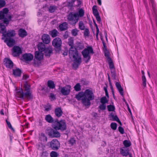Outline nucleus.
I'll list each match as a JSON object with an SVG mask.
<instances>
[{"label": "nucleus", "instance_id": "69168bd1", "mask_svg": "<svg viewBox=\"0 0 157 157\" xmlns=\"http://www.w3.org/2000/svg\"><path fill=\"white\" fill-rule=\"evenodd\" d=\"M49 97L50 98L53 100H54L56 99V97L54 94L53 93H50V94Z\"/></svg>", "mask_w": 157, "mask_h": 157}, {"label": "nucleus", "instance_id": "bf43d9fd", "mask_svg": "<svg viewBox=\"0 0 157 157\" xmlns=\"http://www.w3.org/2000/svg\"><path fill=\"white\" fill-rule=\"evenodd\" d=\"M118 130L119 132L121 134H123L124 132V129L121 126H119L118 127Z\"/></svg>", "mask_w": 157, "mask_h": 157}, {"label": "nucleus", "instance_id": "49530a36", "mask_svg": "<svg viewBox=\"0 0 157 157\" xmlns=\"http://www.w3.org/2000/svg\"><path fill=\"white\" fill-rule=\"evenodd\" d=\"M111 128L113 130H115L117 128V124L115 122H112L110 124Z\"/></svg>", "mask_w": 157, "mask_h": 157}, {"label": "nucleus", "instance_id": "774afa93", "mask_svg": "<svg viewBox=\"0 0 157 157\" xmlns=\"http://www.w3.org/2000/svg\"><path fill=\"white\" fill-rule=\"evenodd\" d=\"M95 17L98 22L100 23L101 21V19L99 15H98L97 16H95Z\"/></svg>", "mask_w": 157, "mask_h": 157}, {"label": "nucleus", "instance_id": "bb28decb", "mask_svg": "<svg viewBox=\"0 0 157 157\" xmlns=\"http://www.w3.org/2000/svg\"><path fill=\"white\" fill-rule=\"evenodd\" d=\"M6 30L5 26L2 23H0V33L2 34V35L5 34L6 33Z\"/></svg>", "mask_w": 157, "mask_h": 157}, {"label": "nucleus", "instance_id": "aec40b11", "mask_svg": "<svg viewBox=\"0 0 157 157\" xmlns=\"http://www.w3.org/2000/svg\"><path fill=\"white\" fill-rule=\"evenodd\" d=\"M121 154L123 156H127L130 153L129 149L125 147H122L120 149Z\"/></svg>", "mask_w": 157, "mask_h": 157}, {"label": "nucleus", "instance_id": "e433bc0d", "mask_svg": "<svg viewBox=\"0 0 157 157\" xmlns=\"http://www.w3.org/2000/svg\"><path fill=\"white\" fill-rule=\"evenodd\" d=\"M84 97V93L79 92L78 94L76 95L75 98L78 100H82Z\"/></svg>", "mask_w": 157, "mask_h": 157}, {"label": "nucleus", "instance_id": "a211bd4d", "mask_svg": "<svg viewBox=\"0 0 157 157\" xmlns=\"http://www.w3.org/2000/svg\"><path fill=\"white\" fill-rule=\"evenodd\" d=\"M22 57L26 61H30L33 59V56L31 53H25L23 55Z\"/></svg>", "mask_w": 157, "mask_h": 157}, {"label": "nucleus", "instance_id": "39448f33", "mask_svg": "<svg viewBox=\"0 0 157 157\" xmlns=\"http://www.w3.org/2000/svg\"><path fill=\"white\" fill-rule=\"evenodd\" d=\"M67 19L69 22V24L73 25H75L79 20L77 13L70 12L67 16Z\"/></svg>", "mask_w": 157, "mask_h": 157}, {"label": "nucleus", "instance_id": "c9c22d12", "mask_svg": "<svg viewBox=\"0 0 157 157\" xmlns=\"http://www.w3.org/2000/svg\"><path fill=\"white\" fill-rule=\"evenodd\" d=\"M48 85L50 89H54L55 88V85L54 82L51 80H49L48 82Z\"/></svg>", "mask_w": 157, "mask_h": 157}, {"label": "nucleus", "instance_id": "f704fd0d", "mask_svg": "<svg viewBox=\"0 0 157 157\" xmlns=\"http://www.w3.org/2000/svg\"><path fill=\"white\" fill-rule=\"evenodd\" d=\"M77 13L78 17H82L83 16L84 14V11L81 8L79 10L78 13Z\"/></svg>", "mask_w": 157, "mask_h": 157}, {"label": "nucleus", "instance_id": "3c124183", "mask_svg": "<svg viewBox=\"0 0 157 157\" xmlns=\"http://www.w3.org/2000/svg\"><path fill=\"white\" fill-rule=\"evenodd\" d=\"M90 32L88 29L86 28L84 33V34L85 36H89Z\"/></svg>", "mask_w": 157, "mask_h": 157}, {"label": "nucleus", "instance_id": "6ab92c4d", "mask_svg": "<svg viewBox=\"0 0 157 157\" xmlns=\"http://www.w3.org/2000/svg\"><path fill=\"white\" fill-rule=\"evenodd\" d=\"M149 0L150 5L152 8V14L156 16L157 10L155 8L156 5L154 1L153 0Z\"/></svg>", "mask_w": 157, "mask_h": 157}, {"label": "nucleus", "instance_id": "37998d69", "mask_svg": "<svg viewBox=\"0 0 157 157\" xmlns=\"http://www.w3.org/2000/svg\"><path fill=\"white\" fill-rule=\"evenodd\" d=\"M58 155V153L55 151H52L50 153V156L51 157H57Z\"/></svg>", "mask_w": 157, "mask_h": 157}, {"label": "nucleus", "instance_id": "393cba45", "mask_svg": "<svg viewBox=\"0 0 157 157\" xmlns=\"http://www.w3.org/2000/svg\"><path fill=\"white\" fill-rule=\"evenodd\" d=\"M45 120L49 123H54L55 122L54 119L50 114L47 115L46 116L45 118Z\"/></svg>", "mask_w": 157, "mask_h": 157}, {"label": "nucleus", "instance_id": "de8ad7c7", "mask_svg": "<svg viewBox=\"0 0 157 157\" xmlns=\"http://www.w3.org/2000/svg\"><path fill=\"white\" fill-rule=\"evenodd\" d=\"M142 80L143 81V85L144 87L146 86V79L144 75H143L142 76Z\"/></svg>", "mask_w": 157, "mask_h": 157}, {"label": "nucleus", "instance_id": "e2e57ef3", "mask_svg": "<svg viewBox=\"0 0 157 157\" xmlns=\"http://www.w3.org/2000/svg\"><path fill=\"white\" fill-rule=\"evenodd\" d=\"M2 13H3L6 16L7 13L9 12V10L7 8H5L3 9L2 11H1Z\"/></svg>", "mask_w": 157, "mask_h": 157}, {"label": "nucleus", "instance_id": "7c9ffc66", "mask_svg": "<svg viewBox=\"0 0 157 157\" xmlns=\"http://www.w3.org/2000/svg\"><path fill=\"white\" fill-rule=\"evenodd\" d=\"M55 114L58 117H60L63 114L62 110L61 109H55Z\"/></svg>", "mask_w": 157, "mask_h": 157}, {"label": "nucleus", "instance_id": "412c9836", "mask_svg": "<svg viewBox=\"0 0 157 157\" xmlns=\"http://www.w3.org/2000/svg\"><path fill=\"white\" fill-rule=\"evenodd\" d=\"M44 52L45 56L49 57L53 53L52 48L51 47L46 48Z\"/></svg>", "mask_w": 157, "mask_h": 157}, {"label": "nucleus", "instance_id": "c03bdc74", "mask_svg": "<svg viewBox=\"0 0 157 157\" xmlns=\"http://www.w3.org/2000/svg\"><path fill=\"white\" fill-rule=\"evenodd\" d=\"M77 48L78 49L82 50L84 48V46L83 44H81L80 43L77 44L76 46Z\"/></svg>", "mask_w": 157, "mask_h": 157}, {"label": "nucleus", "instance_id": "a18cd8bd", "mask_svg": "<svg viewBox=\"0 0 157 157\" xmlns=\"http://www.w3.org/2000/svg\"><path fill=\"white\" fill-rule=\"evenodd\" d=\"M111 73L112 79L114 80H116V74L115 71V70L113 69V70H111Z\"/></svg>", "mask_w": 157, "mask_h": 157}, {"label": "nucleus", "instance_id": "4c0bfd02", "mask_svg": "<svg viewBox=\"0 0 157 157\" xmlns=\"http://www.w3.org/2000/svg\"><path fill=\"white\" fill-rule=\"evenodd\" d=\"M108 109L109 111H112V112L109 115V118L112 117H113V116L116 115L115 111V109Z\"/></svg>", "mask_w": 157, "mask_h": 157}, {"label": "nucleus", "instance_id": "ea45409f", "mask_svg": "<svg viewBox=\"0 0 157 157\" xmlns=\"http://www.w3.org/2000/svg\"><path fill=\"white\" fill-rule=\"evenodd\" d=\"M81 86L79 83L76 84L74 86L75 90L76 91H79L81 90Z\"/></svg>", "mask_w": 157, "mask_h": 157}, {"label": "nucleus", "instance_id": "603ef678", "mask_svg": "<svg viewBox=\"0 0 157 157\" xmlns=\"http://www.w3.org/2000/svg\"><path fill=\"white\" fill-rule=\"evenodd\" d=\"M48 154L46 151L42 152L41 155V157H48Z\"/></svg>", "mask_w": 157, "mask_h": 157}, {"label": "nucleus", "instance_id": "b1692460", "mask_svg": "<svg viewBox=\"0 0 157 157\" xmlns=\"http://www.w3.org/2000/svg\"><path fill=\"white\" fill-rule=\"evenodd\" d=\"M118 90L119 93L120 94L123 96L124 95V91L123 88H122L121 85L118 82H116L115 84Z\"/></svg>", "mask_w": 157, "mask_h": 157}, {"label": "nucleus", "instance_id": "f3484780", "mask_svg": "<svg viewBox=\"0 0 157 157\" xmlns=\"http://www.w3.org/2000/svg\"><path fill=\"white\" fill-rule=\"evenodd\" d=\"M4 63L5 65L8 68L11 69L13 66V63L12 61L10 59L6 58L4 59Z\"/></svg>", "mask_w": 157, "mask_h": 157}, {"label": "nucleus", "instance_id": "8fccbe9b", "mask_svg": "<svg viewBox=\"0 0 157 157\" xmlns=\"http://www.w3.org/2000/svg\"><path fill=\"white\" fill-rule=\"evenodd\" d=\"M41 64V62L40 61H36L34 60L33 63V65L35 67H38Z\"/></svg>", "mask_w": 157, "mask_h": 157}, {"label": "nucleus", "instance_id": "864d4df0", "mask_svg": "<svg viewBox=\"0 0 157 157\" xmlns=\"http://www.w3.org/2000/svg\"><path fill=\"white\" fill-rule=\"evenodd\" d=\"M6 122L8 125V127L10 128L11 129V130H14L13 128V127L10 124V123L9 121L7 119H6Z\"/></svg>", "mask_w": 157, "mask_h": 157}, {"label": "nucleus", "instance_id": "9d476101", "mask_svg": "<svg viewBox=\"0 0 157 157\" xmlns=\"http://www.w3.org/2000/svg\"><path fill=\"white\" fill-rule=\"evenodd\" d=\"M50 147L53 150H57L60 147V143L57 140L54 139L51 142Z\"/></svg>", "mask_w": 157, "mask_h": 157}, {"label": "nucleus", "instance_id": "423d86ee", "mask_svg": "<svg viewBox=\"0 0 157 157\" xmlns=\"http://www.w3.org/2000/svg\"><path fill=\"white\" fill-rule=\"evenodd\" d=\"M52 43L56 52H59L61 50L62 41L60 38L59 37L55 38L52 41Z\"/></svg>", "mask_w": 157, "mask_h": 157}, {"label": "nucleus", "instance_id": "79ce46f5", "mask_svg": "<svg viewBox=\"0 0 157 157\" xmlns=\"http://www.w3.org/2000/svg\"><path fill=\"white\" fill-rule=\"evenodd\" d=\"M57 9V7L56 6H50L49 8V10L50 12H54L55 10Z\"/></svg>", "mask_w": 157, "mask_h": 157}, {"label": "nucleus", "instance_id": "0e129e2a", "mask_svg": "<svg viewBox=\"0 0 157 157\" xmlns=\"http://www.w3.org/2000/svg\"><path fill=\"white\" fill-rule=\"evenodd\" d=\"M144 4L145 6V7L146 8L147 10V13L148 14H149V9L147 5V2H146V1H145V0H144Z\"/></svg>", "mask_w": 157, "mask_h": 157}, {"label": "nucleus", "instance_id": "6e6552de", "mask_svg": "<svg viewBox=\"0 0 157 157\" xmlns=\"http://www.w3.org/2000/svg\"><path fill=\"white\" fill-rule=\"evenodd\" d=\"M22 53V50L19 46H15L12 49V55L14 57L19 56Z\"/></svg>", "mask_w": 157, "mask_h": 157}, {"label": "nucleus", "instance_id": "1a4fd4ad", "mask_svg": "<svg viewBox=\"0 0 157 157\" xmlns=\"http://www.w3.org/2000/svg\"><path fill=\"white\" fill-rule=\"evenodd\" d=\"M57 130H54L52 128H50L48 130V135L52 137H59L60 135L59 132L57 131Z\"/></svg>", "mask_w": 157, "mask_h": 157}, {"label": "nucleus", "instance_id": "4d7b16f0", "mask_svg": "<svg viewBox=\"0 0 157 157\" xmlns=\"http://www.w3.org/2000/svg\"><path fill=\"white\" fill-rule=\"evenodd\" d=\"M42 137L41 138V140H43L44 142H46L47 140V137L44 135V134H42Z\"/></svg>", "mask_w": 157, "mask_h": 157}, {"label": "nucleus", "instance_id": "13d9d810", "mask_svg": "<svg viewBox=\"0 0 157 157\" xmlns=\"http://www.w3.org/2000/svg\"><path fill=\"white\" fill-rule=\"evenodd\" d=\"M92 116L94 118V119H97L99 117V116L97 113L93 112L91 114Z\"/></svg>", "mask_w": 157, "mask_h": 157}, {"label": "nucleus", "instance_id": "ddd939ff", "mask_svg": "<svg viewBox=\"0 0 157 157\" xmlns=\"http://www.w3.org/2000/svg\"><path fill=\"white\" fill-rule=\"evenodd\" d=\"M74 59L73 67L75 69L77 68L82 63V58L80 56H78Z\"/></svg>", "mask_w": 157, "mask_h": 157}, {"label": "nucleus", "instance_id": "2eb2a0df", "mask_svg": "<svg viewBox=\"0 0 157 157\" xmlns=\"http://www.w3.org/2000/svg\"><path fill=\"white\" fill-rule=\"evenodd\" d=\"M41 40L44 44H48L50 42L51 38L48 34H44L42 36Z\"/></svg>", "mask_w": 157, "mask_h": 157}, {"label": "nucleus", "instance_id": "f8f14e48", "mask_svg": "<svg viewBox=\"0 0 157 157\" xmlns=\"http://www.w3.org/2000/svg\"><path fill=\"white\" fill-rule=\"evenodd\" d=\"M16 35L15 31L14 30H8L5 34L2 35V39L4 40L5 38H12L15 36Z\"/></svg>", "mask_w": 157, "mask_h": 157}, {"label": "nucleus", "instance_id": "473e14b6", "mask_svg": "<svg viewBox=\"0 0 157 157\" xmlns=\"http://www.w3.org/2000/svg\"><path fill=\"white\" fill-rule=\"evenodd\" d=\"M110 120L113 121H116L118 122L121 125H122V123L120 121L119 118L117 115L113 116V117H112L109 118Z\"/></svg>", "mask_w": 157, "mask_h": 157}, {"label": "nucleus", "instance_id": "58836bf2", "mask_svg": "<svg viewBox=\"0 0 157 157\" xmlns=\"http://www.w3.org/2000/svg\"><path fill=\"white\" fill-rule=\"evenodd\" d=\"M96 7L97 6H94L92 7L93 13L95 16H97L98 15H99Z\"/></svg>", "mask_w": 157, "mask_h": 157}, {"label": "nucleus", "instance_id": "0eeeda50", "mask_svg": "<svg viewBox=\"0 0 157 157\" xmlns=\"http://www.w3.org/2000/svg\"><path fill=\"white\" fill-rule=\"evenodd\" d=\"M71 87L70 85H67L64 87L59 88L61 93L63 95H68L70 93Z\"/></svg>", "mask_w": 157, "mask_h": 157}, {"label": "nucleus", "instance_id": "9b49d317", "mask_svg": "<svg viewBox=\"0 0 157 157\" xmlns=\"http://www.w3.org/2000/svg\"><path fill=\"white\" fill-rule=\"evenodd\" d=\"M69 55L71 59L77 57L78 56L77 49L75 47H71L69 50Z\"/></svg>", "mask_w": 157, "mask_h": 157}, {"label": "nucleus", "instance_id": "052dcab7", "mask_svg": "<svg viewBox=\"0 0 157 157\" xmlns=\"http://www.w3.org/2000/svg\"><path fill=\"white\" fill-rule=\"evenodd\" d=\"M69 142L72 146L75 143V140L74 138H71L69 140Z\"/></svg>", "mask_w": 157, "mask_h": 157}, {"label": "nucleus", "instance_id": "680f3d73", "mask_svg": "<svg viewBox=\"0 0 157 157\" xmlns=\"http://www.w3.org/2000/svg\"><path fill=\"white\" fill-rule=\"evenodd\" d=\"M6 16L3 13H2V11H0V20L3 19V18H5Z\"/></svg>", "mask_w": 157, "mask_h": 157}, {"label": "nucleus", "instance_id": "20e7f679", "mask_svg": "<svg viewBox=\"0 0 157 157\" xmlns=\"http://www.w3.org/2000/svg\"><path fill=\"white\" fill-rule=\"evenodd\" d=\"M53 127L56 130H60L62 131L66 130V122L65 120H61L59 121L58 120L55 121L53 124Z\"/></svg>", "mask_w": 157, "mask_h": 157}, {"label": "nucleus", "instance_id": "cd10ccee", "mask_svg": "<svg viewBox=\"0 0 157 157\" xmlns=\"http://www.w3.org/2000/svg\"><path fill=\"white\" fill-rule=\"evenodd\" d=\"M21 73V70L19 68L13 69V74L15 77L20 76Z\"/></svg>", "mask_w": 157, "mask_h": 157}, {"label": "nucleus", "instance_id": "c756f323", "mask_svg": "<svg viewBox=\"0 0 157 157\" xmlns=\"http://www.w3.org/2000/svg\"><path fill=\"white\" fill-rule=\"evenodd\" d=\"M39 50L41 52H44L46 48L44 43L42 42L39 43L38 46Z\"/></svg>", "mask_w": 157, "mask_h": 157}, {"label": "nucleus", "instance_id": "4be33fe9", "mask_svg": "<svg viewBox=\"0 0 157 157\" xmlns=\"http://www.w3.org/2000/svg\"><path fill=\"white\" fill-rule=\"evenodd\" d=\"M44 55L42 52L36 51L35 53V57L37 60L40 61L43 59Z\"/></svg>", "mask_w": 157, "mask_h": 157}, {"label": "nucleus", "instance_id": "a19ab883", "mask_svg": "<svg viewBox=\"0 0 157 157\" xmlns=\"http://www.w3.org/2000/svg\"><path fill=\"white\" fill-rule=\"evenodd\" d=\"M79 28L81 30H83L85 29V26L84 23L82 21H80L79 23Z\"/></svg>", "mask_w": 157, "mask_h": 157}, {"label": "nucleus", "instance_id": "6e6d98bb", "mask_svg": "<svg viewBox=\"0 0 157 157\" xmlns=\"http://www.w3.org/2000/svg\"><path fill=\"white\" fill-rule=\"evenodd\" d=\"M6 2L4 0H0V8L5 6Z\"/></svg>", "mask_w": 157, "mask_h": 157}, {"label": "nucleus", "instance_id": "7ed1b4c3", "mask_svg": "<svg viewBox=\"0 0 157 157\" xmlns=\"http://www.w3.org/2000/svg\"><path fill=\"white\" fill-rule=\"evenodd\" d=\"M94 53L93 49L91 46H87L82 52L84 60L86 63H88L91 59V56Z\"/></svg>", "mask_w": 157, "mask_h": 157}, {"label": "nucleus", "instance_id": "2f4dec72", "mask_svg": "<svg viewBox=\"0 0 157 157\" xmlns=\"http://www.w3.org/2000/svg\"><path fill=\"white\" fill-rule=\"evenodd\" d=\"M110 69L111 70L114 69V67L113 61L111 58H109L108 60H107Z\"/></svg>", "mask_w": 157, "mask_h": 157}, {"label": "nucleus", "instance_id": "72a5a7b5", "mask_svg": "<svg viewBox=\"0 0 157 157\" xmlns=\"http://www.w3.org/2000/svg\"><path fill=\"white\" fill-rule=\"evenodd\" d=\"M123 144H124V147L126 148L130 147L131 145V142L129 140H125L123 142Z\"/></svg>", "mask_w": 157, "mask_h": 157}, {"label": "nucleus", "instance_id": "4468645a", "mask_svg": "<svg viewBox=\"0 0 157 157\" xmlns=\"http://www.w3.org/2000/svg\"><path fill=\"white\" fill-rule=\"evenodd\" d=\"M4 42L9 47H11L15 44V40L12 38H6L4 39Z\"/></svg>", "mask_w": 157, "mask_h": 157}, {"label": "nucleus", "instance_id": "c85d7f7f", "mask_svg": "<svg viewBox=\"0 0 157 157\" xmlns=\"http://www.w3.org/2000/svg\"><path fill=\"white\" fill-rule=\"evenodd\" d=\"M59 33L57 30L56 29L52 30L51 31H50L49 32V34L51 35L52 37L53 38L57 36Z\"/></svg>", "mask_w": 157, "mask_h": 157}, {"label": "nucleus", "instance_id": "dca6fc26", "mask_svg": "<svg viewBox=\"0 0 157 157\" xmlns=\"http://www.w3.org/2000/svg\"><path fill=\"white\" fill-rule=\"evenodd\" d=\"M100 102L101 103L99 108H106V104H108V100L105 97H103L100 99Z\"/></svg>", "mask_w": 157, "mask_h": 157}, {"label": "nucleus", "instance_id": "338daca9", "mask_svg": "<svg viewBox=\"0 0 157 157\" xmlns=\"http://www.w3.org/2000/svg\"><path fill=\"white\" fill-rule=\"evenodd\" d=\"M3 19V22L4 23L6 24V25H8L9 24L10 20H8V19L6 18V17Z\"/></svg>", "mask_w": 157, "mask_h": 157}, {"label": "nucleus", "instance_id": "f03ea898", "mask_svg": "<svg viewBox=\"0 0 157 157\" xmlns=\"http://www.w3.org/2000/svg\"><path fill=\"white\" fill-rule=\"evenodd\" d=\"M84 93V97L82 99L83 104L86 107H89L91 104L90 101L94 99V95L92 91L89 89L86 90Z\"/></svg>", "mask_w": 157, "mask_h": 157}, {"label": "nucleus", "instance_id": "f257e3e1", "mask_svg": "<svg viewBox=\"0 0 157 157\" xmlns=\"http://www.w3.org/2000/svg\"><path fill=\"white\" fill-rule=\"evenodd\" d=\"M16 97L18 98L28 100L33 99V95L30 91V86L28 83L27 82L25 83L24 90L21 88L16 90Z\"/></svg>", "mask_w": 157, "mask_h": 157}, {"label": "nucleus", "instance_id": "5701e85b", "mask_svg": "<svg viewBox=\"0 0 157 157\" xmlns=\"http://www.w3.org/2000/svg\"><path fill=\"white\" fill-rule=\"evenodd\" d=\"M26 30L23 29H20L18 31V35L20 37L23 38L27 35Z\"/></svg>", "mask_w": 157, "mask_h": 157}, {"label": "nucleus", "instance_id": "a878e982", "mask_svg": "<svg viewBox=\"0 0 157 157\" xmlns=\"http://www.w3.org/2000/svg\"><path fill=\"white\" fill-rule=\"evenodd\" d=\"M68 24L66 22H64L60 24L59 26V29L61 31H65L68 28Z\"/></svg>", "mask_w": 157, "mask_h": 157}, {"label": "nucleus", "instance_id": "09e8293b", "mask_svg": "<svg viewBox=\"0 0 157 157\" xmlns=\"http://www.w3.org/2000/svg\"><path fill=\"white\" fill-rule=\"evenodd\" d=\"M78 32V30L76 29H72L71 31L72 34L73 36H76L77 35Z\"/></svg>", "mask_w": 157, "mask_h": 157}, {"label": "nucleus", "instance_id": "5fc2aeb1", "mask_svg": "<svg viewBox=\"0 0 157 157\" xmlns=\"http://www.w3.org/2000/svg\"><path fill=\"white\" fill-rule=\"evenodd\" d=\"M105 56L107 58V60H108L109 58H110L109 56V52L107 49L105 51Z\"/></svg>", "mask_w": 157, "mask_h": 157}]
</instances>
